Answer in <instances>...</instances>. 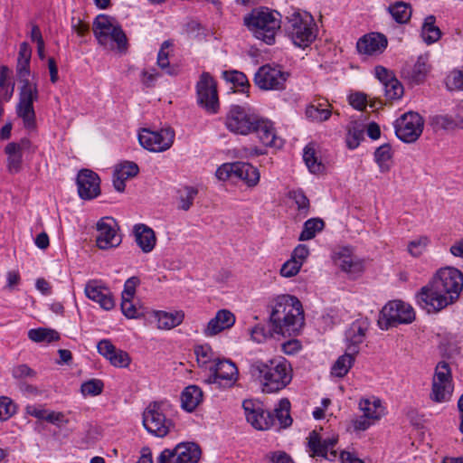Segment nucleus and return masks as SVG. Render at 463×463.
I'll list each match as a JSON object with an SVG mask.
<instances>
[{
    "instance_id": "nucleus-35",
    "label": "nucleus",
    "mask_w": 463,
    "mask_h": 463,
    "mask_svg": "<svg viewBox=\"0 0 463 463\" xmlns=\"http://www.w3.org/2000/svg\"><path fill=\"white\" fill-rule=\"evenodd\" d=\"M357 354H353L346 348L345 353L339 356L331 368V373L337 377H344L353 366Z\"/></svg>"
},
{
    "instance_id": "nucleus-30",
    "label": "nucleus",
    "mask_w": 463,
    "mask_h": 463,
    "mask_svg": "<svg viewBox=\"0 0 463 463\" xmlns=\"http://www.w3.org/2000/svg\"><path fill=\"white\" fill-rule=\"evenodd\" d=\"M387 46V39L381 33H369L360 38L356 43L357 51L363 54L382 52Z\"/></svg>"
},
{
    "instance_id": "nucleus-56",
    "label": "nucleus",
    "mask_w": 463,
    "mask_h": 463,
    "mask_svg": "<svg viewBox=\"0 0 463 463\" xmlns=\"http://www.w3.org/2000/svg\"><path fill=\"white\" fill-rule=\"evenodd\" d=\"M428 243L429 239L427 237H420L409 243L408 250L411 256L419 257L425 250Z\"/></svg>"
},
{
    "instance_id": "nucleus-32",
    "label": "nucleus",
    "mask_w": 463,
    "mask_h": 463,
    "mask_svg": "<svg viewBox=\"0 0 463 463\" xmlns=\"http://www.w3.org/2000/svg\"><path fill=\"white\" fill-rule=\"evenodd\" d=\"M203 391L196 385H189L181 394L182 408L186 411H193L203 401Z\"/></svg>"
},
{
    "instance_id": "nucleus-10",
    "label": "nucleus",
    "mask_w": 463,
    "mask_h": 463,
    "mask_svg": "<svg viewBox=\"0 0 463 463\" xmlns=\"http://www.w3.org/2000/svg\"><path fill=\"white\" fill-rule=\"evenodd\" d=\"M452 392L453 383L450 367L447 362L441 361L435 368L430 397L435 402H446L450 400Z\"/></svg>"
},
{
    "instance_id": "nucleus-2",
    "label": "nucleus",
    "mask_w": 463,
    "mask_h": 463,
    "mask_svg": "<svg viewBox=\"0 0 463 463\" xmlns=\"http://www.w3.org/2000/svg\"><path fill=\"white\" fill-rule=\"evenodd\" d=\"M269 324L275 334L290 336L297 335L305 324L304 310L298 298L279 296L269 315Z\"/></svg>"
},
{
    "instance_id": "nucleus-45",
    "label": "nucleus",
    "mask_w": 463,
    "mask_h": 463,
    "mask_svg": "<svg viewBox=\"0 0 463 463\" xmlns=\"http://www.w3.org/2000/svg\"><path fill=\"white\" fill-rule=\"evenodd\" d=\"M392 156V148L388 144H383L375 150L374 158L380 167L381 172L384 173L389 171Z\"/></svg>"
},
{
    "instance_id": "nucleus-26",
    "label": "nucleus",
    "mask_w": 463,
    "mask_h": 463,
    "mask_svg": "<svg viewBox=\"0 0 463 463\" xmlns=\"http://www.w3.org/2000/svg\"><path fill=\"white\" fill-rule=\"evenodd\" d=\"M252 133H255L259 140L266 146L280 147L282 146V140L277 136L274 124L260 116L258 118V123L254 125Z\"/></svg>"
},
{
    "instance_id": "nucleus-20",
    "label": "nucleus",
    "mask_w": 463,
    "mask_h": 463,
    "mask_svg": "<svg viewBox=\"0 0 463 463\" xmlns=\"http://www.w3.org/2000/svg\"><path fill=\"white\" fill-rule=\"evenodd\" d=\"M242 407L247 421L255 429L265 430L274 426L275 418L273 413L263 410L260 404H255L251 401H244Z\"/></svg>"
},
{
    "instance_id": "nucleus-23",
    "label": "nucleus",
    "mask_w": 463,
    "mask_h": 463,
    "mask_svg": "<svg viewBox=\"0 0 463 463\" xmlns=\"http://www.w3.org/2000/svg\"><path fill=\"white\" fill-rule=\"evenodd\" d=\"M97 349L99 354L115 367L127 368L131 363L129 354L126 351L116 348L109 339L100 340L97 345Z\"/></svg>"
},
{
    "instance_id": "nucleus-18",
    "label": "nucleus",
    "mask_w": 463,
    "mask_h": 463,
    "mask_svg": "<svg viewBox=\"0 0 463 463\" xmlns=\"http://www.w3.org/2000/svg\"><path fill=\"white\" fill-rule=\"evenodd\" d=\"M307 439V451L310 457H321L329 460L336 458V451L334 450V447L338 441L336 436L323 438L317 430H314L309 433Z\"/></svg>"
},
{
    "instance_id": "nucleus-42",
    "label": "nucleus",
    "mask_w": 463,
    "mask_h": 463,
    "mask_svg": "<svg viewBox=\"0 0 463 463\" xmlns=\"http://www.w3.org/2000/svg\"><path fill=\"white\" fill-rule=\"evenodd\" d=\"M173 46V42L166 40L161 44L160 50L157 54V65L169 75L176 73L175 69L170 66L169 56L170 48Z\"/></svg>"
},
{
    "instance_id": "nucleus-19",
    "label": "nucleus",
    "mask_w": 463,
    "mask_h": 463,
    "mask_svg": "<svg viewBox=\"0 0 463 463\" xmlns=\"http://www.w3.org/2000/svg\"><path fill=\"white\" fill-rule=\"evenodd\" d=\"M35 147L28 138H22L18 142H10L5 147L7 156L6 168L10 174H18L23 169V155L34 153Z\"/></svg>"
},
{
    "instance_id": "nucleus-34",
    "label": "nucleus",
    "mask_w": 463,
    "mask_h": 463,
    "mask_svg": "<svg viewBox=\"0 0 463 463\" xmlns=\"http://www.w3.org/2000/svg\"><path fill=\"white\" fill-rule=\"evenodd\" d=\"M156 317L159 329L169 330L182 324L184 313L181 310L173 312L156 311Z\"/></svg>"
},
{
    "instance_id": "nucleus-22",
    "label": "nucleus",
    "mask_w": 463,
    "mask_h": 463,
    "mask_svg": "<svg viewBox=\"0 0 463 463\" xmlns=\"http://www.w3.org/2000/svg\"><path fill=\"white\" fill-rule=\"evenodd\" d=\"M113 222V220L108 217L102 218L97 222L96 243L101 250L115 248L121 243V238L117 233Z\"/></svg>"
},
{
    "instance_id": "nucleus-29",
    "label": "nucleus",
    "mask_w": 463,
    "mask_h": 463,
    "mask_svg": "<svg viewBox=\"0 0 463 463\" xmlns=\"http://www.w3.org/2000/svg\"><path fill=\"white\" fill-rule=\"evenodd\" d=\"M235 323V316L230 310L221 309L217 311L215 317L212 318L206 327L203 329V334L206 336H213L225 329L231 328Z\"/></svg>"
},
{
    "instance_id": "nucleus-53",
    "label": "nucleus",
    "mask_w": 463,
    "mask_h": 463,
    "mask_svg": "<svg viewBox=\"0 0 463 463\" xmlns=\"http://www.w3.org/2000/svg\"><path fill=\"white\" fill-rule=\"evenodd\" d=\"M446 86L450 90H463V71H451L446 78Z\"/></svg>"
},
{
    "instance_id": "nucleus-33",
    "label": "nucleus",
    "mask_w": 463,
    "mask_h": 463,
    "mask_svg": "<svg viewBox=\"0 0 463 463\" xmlns=\"http://www.w3.org/2000/svg\"><path fill=\"white\" fill-rule=\"evenodd\" d=\"M258 168L249 163L236 162L235 178L245 182L248 186H255L260 181Z\"/></svg>"
},
{
    "instance_id": "nucleus-13",
    "label": "nucleus",
    "mask_w": 463,
    "mask_h": 463,
    "mask_svg": "<svg viewBox=\"0 0 463 463\" xmlns=\"http://www.w3.org/2000/svg\"><path fill=\"white\" fill-rule=\"evenodd\" d=\"M211 374L206 383L216 384L219 388L232 387L239 378L238 368L233 362L227 359L216 360L214 364L210 366Z\"/></svg>"
},
{
    "instance_id": "nucleus-50",
    "label": "nucleus",
    "mask_w": 463,
    "mask_h": 463,
    "mask_svg": "<svg viewBox=\"0 0 463 463\" xmlns=\"http://www.w3.org/2000/svg\"><path fill=\"white\" fill-rule=\"evenodd\" d=\"M222 75L227 81H231L234 85L241 87V91H244V89L249 86L246 75L241 71H225L222 72Z\"/></svg>"
},
{
    "instance_id": "nucleus-28",
    "label": "nucleus",
    "mask_w": 463,
    "mask_h": 463,
    "mask_svg": "<svg viewBox=\"0 0 463 463\" xmlns=\"http://www.w3.org/2000/svg\"><path fill=\"white\" fill-rule=\"evenodd\" d=\"M335 262L341 270L353 277L361 274L364 269L363 262L347 248L335 253Z\"/></svg>"
},
{
    "instance_id": "nucleus-63",
    "label": "nucleus",
    "mask_w": 463,
    "mask_h": 463,
    "mask_svg": "<svg viewBox=\"0 0 463 463\" xmlns=\"http://www.w3.org/2000/svg\"><path fill=\"white\" fill-rule=\"evenodd\" d=\"M349 103L355 109L363 110L367 105V96L360 92L351 94Z\"/></svg>"
},
{
    "instance_id": "nucleus-48",
    "label": "nucleus",
    "mask_w": 463,
    "mask_h": 463,
    "mask_svg": "<svg viewBox=\"0 0 463 463\" xmlns=\"http://www.w3.org/2000/svg\"><path fill=\"white\" fill-rule=\"evenodd\" d=\"M133 298H122L121 310L127 318L134 319L144 316L141 307H137L133 303Z\"/></svg>"
},
{
    "instance_id": "nucleus-57",
    "label": "nucleus",
    "mask_w": 463,
    "mask_h": 463,
    "mask_svg": "<svg viewBox=\"0 0 463 463\" xmlns=\"http://www.w3.org/2000/svg\"><path fill=\"white\" fill-rule=\"evenodd\" d=\"M115 170L118 172V175L128 179L136 176L138 174L139 168L136 163L127 161L120 164Z\"/></svg>"
},
{
    "instance_id": "nucleus-52",
    "label": "nucleus",
    "mask_w": 463,
    "mask_h": 463,
    "mask_svg": "<svg viewBox=\"0 0 463 463\" xmlns=\"http://www.w3.org/2000/svg\"><path fill=\"white\" fill-rule=\"evenodd\" d=\"M16 411V406L7 396L0 397V420L10 419Z\"/></svg>"
},
{
    "instance_id": "nucleus-25",
    "label": "nucleus",
    "mask_w": 463,
    "mask_h": 463,
    "mask_svg": "<svg viewBox=\"0 0 463 463\" xmlns=\"http://www.w3.org/2000/svg\"><path fill=\"white\" fill-rule=\"evenodd\" d=\"M84 291L88 298L99 303L105 310H110L115 307V300L110 290L97 280L88 281Z\"/></svg>"
},
{
    "instance_id": "nucleus-60",
    "label": "nucleus",
    "mask_w": 463,
    "mask_h": 463,
    "mask_svg": "<svg viewBox=\"0 0 463 463\" xmlns=\"http://www.w3.org/2000/svg\"><path fill=\"white\" fill-rule=\"evenodd\" d=\"M46 421L61 428L69 423V419L61 411H50L46 417Z\"/></svg>"
},
{
    "instance_id": "nucleus-54",
    "label": "nucleus",
    "mask_w": 463,
    "mask_h": 463,
    "mask_svg": "<svg viewBox=\"0 0 463 463\" xmlns=\"http://www.w3.org/2000/svg\"><path fill=\"white\" fill-rule=\"evenodd\" d=\"M194 354L200 366L206 365L211 362L213 357L212 348L207 345L196 346L194 348Z\"/></svg>"
},
{
    "instance_id": "nucleus-39",
    "label": "nucleus",
    "mask_w": 463,
    "mask_h": 463,
    "mask_svg": "<svg viewBox=\"0 0 463 463\" xmlns=\"http://www.w3.org/2000/svg\"><path fill=\"white\" fill-rule=\"evenodd\" d=\"M303 159L311 173L319 174L324 171L325 166L318 159L313 144H308L304 148Z\"/></svg>"
},
{
    "instance_id": "nucleus-59",
    "label": "nucleus",
    "mask_w": 463,
    "mask_h": 463,
    "mask_svg": "<svg viewBox=\"0 0 463 463\" xmlns=\"http://www.w3.org/2000/svg\"><path fill=\"white\" fill-rule=\"evenodd\" d=\"M235 170H236V162L234 163H226L222 165L216 170V177L219 180L226 181L230 178L235 177Z\"/></svg>"
},
{
    "instance_id": "nucleus-27",
    "label": "nucleus",
    "mask_w": 463,
    "mask_h": 463,
    "mask_svg": "<svg viewBox=\"0 0 463 463\" xmlns=\"http://www.w3.org/2000/svg\"><path fill=\"white\" fill-rule=\"evenodd\" d=\"M431 70L429 54L420 55L412 67L405 66L402 70V77L411 83H422Z\"/></svg>"
},
{
    "instance_id": "nucleus-62",
    "label": "nucleus",
    "mask_w": 463,
    "mask_h": 463,
    "mask_svg": "<svg viewBox=\"0 0 463 463\" xmlns=\"http://www.w3.org/2000/svg\"><path fill=\"white\" fill-rule=\"evenodd\" d=\"M139 284L137 277H131L124 284V290L122 292V298H133L136 293V288Z\"/></svg>"
},
{
    "instance_id": "nucleus-55",
    "label": "nucleus",
    "mask_w": 463,
    "mask_h": 463,
    "mask_svg": "<svg viewBox=\"0 0 463 463\" xmlns=\"http://www.w3.org/2000/svg\"><path fill=\"white\" fill-rule=\"evenodd\" d=\"M301 267L302 263L300 261H297L290 258V260L282 265L280 269V275L285 278H291L298 273Z\"/></svg>"
},
{
    "instance_id": "nucleus-31",
    "label": "nucleus",
    "mask_w": 463,
    "mask_h": 463,
    "mask_svg": "<svg viewBox=\"0 0 463 463\" xmlns=\"http://www.w3.org/2000/svg\"><path fill=\"white\" fill-rule=\"evenodd\" d=\"M135 241L144 253L151 252L156 244V237L155 232L146 224L138 223L133 229Z\"/></svg>"
},
{
    "instance_id": "nucleus-58",
    "label": "nucleus",
    "mask_w": 463,
    "mask_h": 463,
    "mask_svg": "<svg viewBox=\"0 0 463 463\" xmlns=\"http://www.w3.org/2000/svg\"><path fill=\"white\" fill-rule=\"evenodd\" d=\"M289 198H291L298 205V211L307 212L309 208V200L306 196L303 191L294 190L289 192Z\"/></svg>"
},
{
    "instance_id": "nucleus-9",
    "label": "nucleus",
    "mask_w": 463,
    "mask_h": 463,
    "mask_svg": "<svg viewBox=\"0 0 463 463\" xmlns=\"http://www.w3.org/2000/svg\"><path fill=\"white\" fill-rule=\"evenodd\" d=\"M259 117L249 108L232 105L225 117V126L234 134L246 136L252 133Z\"/></svg>"
},
{
    "instance_id": "nucleus-1",
    "label": "nucleus",
    "mask_w": 463,
    "mask_h": 463,
    "mask_svg": "<svg viewBox=\"0 0 463 463\" xmlns=\"http://www.w3.org/2000/svg\"><path fill=\"white\" fill-rule=\"evenodd\" d=\"M463 289V274L452 267L439 269L416 295L417 303L428 313L438 312L455 303Z\"/></svg>"
},
{
    "instance_id": "nucleus-17",
    "label": "nucleus",
    "mask_w": 463,
    "mask_h": 463,
    "mask_svg": "<svg viewBox=\"0 0 463 463\" xmlns=\"http://www.w3.org/2000/svg\"><path fill=\"white\" fill-rule=\"evenodd\" d=\"M197 100L209 113H216L219 109V100L216 83L209 72H203L196 84Z\"/></svg>"
},
{
    "instance_id": "nucleus-46",
    "label": "nucleus",
    "mask_w": 463,
    "mask_h": 463,
    "mask_svg": "<svg viewBox=\"0 0 463 463\" xmlns=\"http://www.w3.org/2000/svg\"><path fill=\"white\" fill-rule=\"evenodd\" d=\"M384 95L388 100L400 99L404 93L402 84L394 77L383 85Z\"/></svg>"
},
{
    "instance_id": "nucleus-37",
    "label": "nucleus",
    "mask_w": 463,
    "mask_h": 463,
    "mask_svg": "<svg viewBox=\"0 0 463 463\" xmlns=\"http://www.w3.org/2000/svg\"><path fill=\"white\" fill-rule=\"evenodd\" d=\"M275 422L278 421L280 428H288L292 424L290 416V402L288 399H281L274 409Z\"/></svg>"
},
{
    "instance_id": "nucleus-24",
    "label": "nucleus",
    "mask_w": 463,
    "mask_h": 463,
    "mask_svg": "<svg viewBox=\"0 0 463 463\" xmlns=\"http://www.w3.org/2000/svg\"><path fill=\"white\" fill-rule=\"evenodd\" d=\"M370 323L366 318L354 321L345 331L346 348L353 354L359 353V345L364 341Z\"/></svg>"
},
{
    "instance_id": "nucleus-4",
    "label": "nucleus",
    "mask_w": 463,
    "mask_h": 463,
    "mask_svg": "<svg viewBox=\"0 0 463 463\" xmlns=\"http://www.w3.org/2000/svg\"><path fill=\"white\" fill-rule=\"evenodd\" d=\"M16 73L22 82L19 91V101L16 105V114L22 118L24 127L33 130L36 127L33 102L38 100L39 91L36 81H31L30 61H17Z\"/></svg>"
},
{
    "instance_id": "nucleus-11",
    "label": "nucleus",
    "mask_w": 463,
    "mask_h": 463,
    "mask_svg": "<svg viewBox=\"0 0 463 463\" xmlns=\"http://www.w3.org/2000/svg\"><path fill=\"white\" fill-rule=\"evenodd\" d=\"M289 74L279 66L262 65L254 74V83L263 90H282Z\"/></svg>"
},
{
    "instance_id": "nucleus-21",
    "label": "nucleus",
    "mask_w": 463,
    "mask_h": 463,
    "mask_svg": "<svg viewBox=\"0 0 463 463\" xmlns=\"http://www.w3.org/2000/svg\"><path fill=\"white\" fill-rule=\"evenodd\" d=\"M100 179L99 175L90 170L82 169L77 176L78 193L81 199L91 200L100 194Z\"/></svg>"
},
{
    "instance_id": "nucleus-14",
    "label": "nucleus",
    "mask_w": 463,
    "mask_h": 463,
    "mask_svg": "<svg viewBox=\"0 0 463 463\" xmlns=\"http://www.w3.org/2000/svg\"><path fill=\"white\" fill-rule=\"evenodd\" d=\"M175 140V131L171 128L152 131L143 128L138 134L140 145L151 152H163L169 149Z\"/></svg>"
},
{
    "instance_id": "nucleus-49",
    "label": "nucleus",
    "mask_w": 463,
    "mask_h": 463,
    "mask_svg": "<svg viewBox=\"0 0 463 463\" xmlns=\"http://www.w3.org/2000/svg\"><path fill=\"white\" fill-rule=\"evenodd\" d=\"M250 334L252 341L261 344L266 342L275 333L272 331V328L268 329L263 325H257L250 329Z\"/></svg>"
},
{
    "instance_id": "nucleus-43",
    "label": "nucleus",
    "mask_w": 463,
    "mask_h": 463,
    "mask_svg": "<svg viewBox=\"0 0 463 463\" xmlns=\"http://www.w3.org/2000/svg\"><path fill=\"white\" fill-rule=\"evenodd\" d=\"M359 408L363 414L373 419V420H377L382 416V405L379 399H374L373 402L368 399H363L359 402Z\"/></svg>"
},
{
    "instance_id": "nucleus-6",
    "label": "nucleus",
    "mask_w": 463,
    "mask_h": 463,
    "mask_svg": "<svg viewBox=\"0 0 463 463\" xmlns=\"http://www.w3.org/2000/svg\"><path fill=\"white\" fill-rule=\"evenodd\" d=\"M92 30L98 43L105 48L113 50L116 46L119 52L128 49L127 36L113 17L98 15L93 22Z\"/></svg>"
},
{
    "instance_id": "nucleus-61",
    "label": "nucleus",
    "mask_w": 463,
    "mask_h": 463,
    "mask_svg": "<svg viewBox=\"0 0 463 463\" xmlns=\"http://www.w3.org/2000/svg\"><path fill=\"white\" fill-rule=\"evenodd\" d=\"M12 375L15 379L31 378L35 375V372L27 364H18L12 369Z\"/></svg>"
},
{
    "instance_id": "nucleus-3",
    "label": "nucleus",
    "mask_w": 463,
    "mask_h": 463,
    "mask_svg": "<svg viewBox=\"0 0 463 463\" xmlns=\"http://www.w3.org/2000/svg\"><path fill=\"white\" fill-rule=\"evenodd\" d=\"M249 373L265 393H274L284 389L292 380L289 364L282 357L266 362L253 361L250 364Z\"/></svg>"
},
{
    "instance_id": "nucleus-7",
    "label": "nucleus",
    "mask_w": 463,
    "mask_h": 463,
    "mask_svg": "<svg viewBox=\"0 0 463 463\" xmlns=\"http://www.w3.org/2000/svg\"><path fill=\"white\" fill-rule=\"evenodd\" d=\"M284 29L292 43L300 48L309 46L317 37L316 24L307 14L293 12L287 15Z\"/></svg>"
},
{
    "instance_id": "nucleus-15",
    "label": "nucleus",
    "mask_w": 463,
    "mask_h": 463,
    "mask_svg": "<svg viewBox=\"0 0 463 463\" xmlns=\"http://www.w3.org/2000/svg\"><path fill=\"white\" fill-rule=\"evenodd\" d=\"M424 120L417 112H407L401 116L395 124L397 137L405 143L415 142L422 133Z\"/></svg>"
},
{
    "instance_id": "nucleus-38",
    "label": "nucleus",
    "mask_w": 463,
    "mask_h": 463,
    "mask_svg": "<svg viewBox=\"0 0 463 463\" xmlns=\"http://www.w3.org/2000/svg\"><path fill=\"white\" fill-rule=\"evenodd\" d=\"M388 12L398 24H406L411 16V7L409 4L400 1L391 5Z\"/></svg>"
},
{
    "instance_id": "nucleus-44",
    "label": "nucleus",
    "mask_w": 463,
    "mask_h": 463,
    "mask_svg": "<svg viewBox=\"0 0 463 463\" xmlns=\"http://www.w3.org/2000/svg\"><path fill=\"white\" fill-rule=\"evenodd\" d=\"M324 222L319 218H312L305 222L303 230L299 235V241H308L316 236L317 232L324 228Z\"/></svg>"
},
{
    "instance_id": "nucleus-16",
    "label": "nucleus",
    "mask_w": 463,
    "mask_h": 463,
    "mask_svg": "<svg viewBox=\"0 0 463 463\" xmlns=\"http://www.w3.org/2000/svg\"><path fill=\"white\" fill-rule=\"evenodd\" d=\"M382 322L385 323L386 328L395 326L399 324H410L415 318L413 308L401 301L393 300L388 302L381 311Z\"/></svg>"
},
{
    "instance_id": "nucleus-51",
    "label": "nucleus",
    "mask_w": 463,
    "mask_h": 463,
    "mask_svg": "<svg viewBox=\"0 0 463 463\" xmlns=\"http://www.w3.org/2000/svg\"><path fill=\"white\" fill-rule=\"evenodd\" d=\"M104 384L101 380L91 379L81 384L80 390L84 396H96L102 392Z\"/></svg>"
},
{
    "instance_id": "nucleus-41",
    "label": "nucleus",
    "mask_w": 463,
    "mask_h": 463,
    "mask_svg": "<svg viewBox=\"0 0 463 463\" xmlns=\"http://www.w3.org/2000/svg\"><path fill=\"white\" fill-rule=\"evenodd\" d=\"M441 35L439 27L435 25V16L429 15L426 17L421 29V36L428 44L437 42Z\"/></svg>"
},
{
    "instance_id": "nucleus-8",
    "label": "nucleus",
    "mask_w": 463,
    "mask_h": 463,
    "mask_svg": "<svg viewBox=\"0 0 463 463\" xmlns=\"http://www.w3.org/2000/svg\"><path fill=\"white\" fill-rule=\"evenodd\" d=\"M143 425L152 435L164 438L175 430V425L169 415V406L154 402L143 412Z\"/></svg>"
},
{
    "instance_id": "nucleus-40",
    "label": "nucleus",
    "mask_w": 463,
    "mask_h": 463,
    "mask_svg": "<svg viewBox=\"0 0 463 463\" xmlns=\"http://www.w3.org/2000/svg\"><path fill=\"white\" fill-rule=\"evenodd\" d=\"M28 338L35 343H52L60 339V335L57 331L51 328H34L28 331Z\"/></svg>"
},
{
    "instance_id": "nucleus-12",
    "label": "nucleus",
    "mask_w": 463,
    "mask_h": 463,
    "mask_svg": "<svg viewBox=\"0 0 463 463\" xmlns=\"http://www.w3.org/2000/svg\"><path fill=\"white\" fill-rule=\"evenodd\" d=\"M201 449L194 442L180 443L173 449H164L157 458V463H197Z\"/></svg>"
},
{
    "instance_id": "nucleus-64",
    "label": "nucleus",
    "mask_w": 463,
    "mask_h": 463,
    "mask_svg": "<svg viewBox=\"0 0 463 463\" xmlns=\"http://www.w3.org/2000/svg\"><path fill=\"white\" fill-rule=\"evenodd\" d=\"M374 75L383 86L395 77L391 71L381 65L374 68Z\"/></svg>"
},
{
    "instance_id": "nucleus-36",
    "label": "nucleus",
    "mask_w": 463,
    "mask_h": 463,
    "mask_svg": "<svg viewBox=\"0 0 463 463\" xmlns=\"http://www.w3.org/2000/svg\"><path fill=\"white\" fill-rule=\"evenodd\" d=\"M329 107L330 106L326 104V102L317 104L312 103L307 107L306 116L313 122H324L327 120L332 114Z\"/></svg>"
},
{
    "instance_id": "nucleus-5",
    "label": "nucleus",
    "mask_w": 463,
    "mask_h": 463,
    "mask_svg": "<svg viewBox=\"0 0 463 463\" xmlns=\"http://www.w3.org/2000/svg\"><path fill=\"white\" fill-rule=\"evenodd\" d=\"M244 24L255 38L267 44H272L275 42L276 33L280 28L281 21L278 12L259 8L253 9L244 17Z\"/></svg>"
},
{
    "instance_id": "nucleus-47",
    "label": "nucleus",
    "mask_w": 463,
    "mask_h": 463,
    "mask_svg": "<svg viewBox=\"0 0 463 463\" xmlns=\"http://www.w3.org/2000/svg\"><path fill=\"white\" fill-rule=\"evenodd\" d=\"M198 194V190L193 186H186L180 191V204L179 208L184 211H188L194 203V200Z\"/></svg>"
}]
</instances>
